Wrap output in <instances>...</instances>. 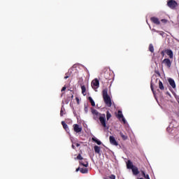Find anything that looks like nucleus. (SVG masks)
Returning a JSON list of instances; mask_svg holds the SVG:
<instances>
[{
    "instance_id": "nucleus-15",
    "label": "nucleus",
    "mask_w": 179,
    "mask_h": 179,
    "mask_svg": "<svg viewBox=\"0 0 179 179\" xmlns=\"http://www.w3.org/2000/svg\"><path fill=\"white\" fill-rule=\"evenodd\" d=\"M62 125L64 128V129H65V131L66 132L69 131V127H68V124H66V123H65L64 121L62 122Z\"/></svg>"
},
{
    "instance_id": "nucleus-19",
    "label": "nucleus",
    "mask_w": 179,
    "mask_h": 179,
    "mask_svg": "<svg viewBox=\"0 0 179 179\" xmlns=\"http://www.w3.org/2000/svg\"><path fill=\"white\" fill-rule=\"evenodd\" d=\"M104 78L106 79V80H111V76L108 74V72H105L104 73Z\"/></svg>"
},
{
    "instance_id": "nucleus-31",
    "label": "nucleus",
    "mask_w": 179,
    "mask_h": 179,
    "mask_svg": "<svg viewBox=\"0 0 179 179\" xmlns=\"http://www.w3.org/2000/svg\"><path fill=\"white\" fill-rule=\"evenodd\" d=\"M164 52H166V50H162V51L161 52V55H162V57H164Z\"/></svg>"
},
{
    "instance_id": "nucleus-26",
    "label": "nucleus",
    "mask_w": 179,
    "mask_h": 179,
    "mask_svg": "<svg viewBox=\"0 0 179 179\" xmlns=\"http://www.w3.org/2000/svg\"><path fill=\"white\" fill-rule=\"evenodd\" d=\"M150 87L152 93H155V90L153 89V81H151Z\"/></svg>"
},
{
    "instance_id": "nucleus-12",
    "label": "nucleus",
    "mask_w": 179,
    "mask_h": 179,
    "mask_svg": "<svg viewBox=\"0 0 179 179\" xmlns=\"http://www.w3.org/2000/svg\"><path fill=\"white\" fill-rule=\"evenodd\" d=\"M168 82H169V85L171 86V87H173V89H176V82L174 81V80L173 78H169L168 80Z\"/></svg>"
},
{
    "instance_id": "nucleus-41",
    "label": "nucleus",
    "mask_w": 179,
    "mask_h": 179,
    "mask_svg": "<svg viewBox=\"0 0 179 179\" xmlns=\"http://www.w3.org/2000/svg\"><path fill=\"white\" fill-rule=\"evenodd\" d=\"M68 78H69V76H66L64 77V79H68Z\"/></svg>"
},
{
    "instance_id": "nucleus-27",
    "label": "nucleus",
    "mask_w": 179,
    "mask_h": 179,
    "mask_svg": "<svg viewBox=\"0 0 179 179\" xmlns=\"http://www.w3.org/2000/svg\"><path fill=\"white\" fill-rule=\"evenodd\" d=\"M64 108H62L60 110V117H64Z\"/></svg>"
},
{
    "instance_id": "nucleus-30",
    "label": "nucleus",
    "mask_w": 179,
    "mask_h": 179,
    "mask_svg": "<svg viewBox=\"0 0 179 179\" xmlns=\"http://www.w3.org/2000/svg\"><path fill=\"white\" fill-rule=\"evenodd\" d=\"M161 22H162V23H167V20H166V19H162V20H161Z\"/></svg>"
},
{
    "instance_id": "nucleus-43",
    "label": "nucleus",
    "mask_w": 179,
    "mask_h": 179,
    "mask_svg": "<svg viewBox=\"0 0 179 179\" xmlns=\"http://www.w3.org/2000/svg\"><path fill=\"white\" fill-rule=\"evenodd\" d=\"M72 99L73 98V95L71 96Z\"/></svg>"
},
{
    "instance_id": "nucleus-6",
    "label": "nucleus",
    "mask_w": 179,
    "mask_h": 179,
    "mask_svg": "<svg viewBox=\"0 0 179 179\" xmlns=\"http://www.w3.org/2000/svg\"><path fill=\"white\" fill-rule=\"evenodd\" d=\"M109 141L111 145H113L114 146H118V142H117V140H115V138L113 136H109Z\"/></svg>"
},
{
    "instance_id": "nucleus-8",
    "label": "nucleus",
    "mask_w": 179,
    "mask_h": 179,
    "mask_svg": "<svg viewBox=\"0 0 179 179\" xmlns=\"http://www.w3.org/2000/svg\"><path fill=\"white\" fill-rule=\"evenodd\" d=\"M73 130L76 134H79V132H82V128L78 124H75L73 125Z\"/></svg>"
},
{
    "instance_id": "nucleus-17",
    "label": "nucleus",
    "mask_w": 179,
    "mask_h": 179,
    "mask_svg": "<svg viewBox=\"0 0 179 179\" xmlns=\"http://www.w3.org/2000/svg\"><path fill=\"white\" fill-rule=\"evenodd\" d=\"M94 152L95 153H97L98 155H100V152H101V149H100V147L98 146V145H95L94 147Z\"/></svg>"
},
{
    "instance_id": "nucleus-14",
    "label": "nucleus",
    "mask_w": 179,
    "mask_h": 179,
    "mask_svg": "<svg viewBox=\"0 0 179 179\" xmlns=\"http://www.w3.org/2000/svg\"><path fill=\"white\" fill-rule=\"evenodd\" d=\"M131 171L134 174V176H138L139 174V170L138 169V167L134 166L132 169Z\"/></svg>"
},
{
    "instance_id": "nucleus-11",
    "label": "nucleus",
    "mask_w": 179,
    "mask_h": 179,
    "mask_svg": "<svg viewBox=\"0 0 179 179\" xmlns=\"http://www.w3.org/2000/svg\"><path fill=\"white\" fill-rule=\"evenodd\" d=\"M150 20L152 23L155 24H160V20H159V18L156 17H152L150 18Z\"/></svg>"
},
{
    "instance_id": "nucleus-45",
    "label": "nucleus",
    "mask_w": 179,
    "mask_h": 179,
    "mask_svg": "<svg viewBox=\"0 0 179 179\" xmlns=\"http://www.w3.org/2000/svg\"><path fill=\"white\" fill-rule=\"evenodd\" d=\"M148 179H150V178H148Z\"/></svg>"
},
{
    "instance_id": "nucleus-40",
    "label": "nucleus",
    "mask_w": 179,
    "mask_h": 179,
    "mask_svg": "<svg viewBox=\"0 0 179 179\" xmlns=\"http://www.w3.org/2000/svg\"><path fill=\"white\" fill-rule=\"evenodd\" d=\"M71 147L73 148V149H76V148H75L74 145H72Z\"/></svg>"
},
{
    "instance_id": "nucleus-37",
    "label": "nucleus",
    "mask_w": 179,
    "mask_h": 179,
    "mask_svg": "<svg viewBox=\"0 0 179 179\" xmlns=\"http://www.w3.org/2000/svg\"><path fill=\"white\" fill-rule=\"evenodd\" d=\"M76 146H77V148H79V146H80V144H79V143H77L76 144Z\"/></svg>"
},
{
    "instance_id": "nucleus-35",
    "label": "nucleus",
    "mask_w": 179,
    "mask_h": 179,
    "mask_svg": "<svg viewBox=\"0 0 179 179\" xmlns=\"http://www.w3.org/2000/svg\"><path fill=\"white\" fill-rule=\"evenodd\" d=\"M144 178L148 179V178H150L149 177V175H145L144 176Z\"/></svg>"
},
{
    "instance_id": "nucleus-24",
    "label": "nucleus",
    "mask_w": 179,
    "mask_h": 179,
    "mask_svg": "<svg viewBox=\"0 0 179 179\" xmlns=\"http://www.w3.org/2000/svg\"><path fill=\"white\" fill-rule=\"evenodd\" d=\"M149 51H150V52H154L155 48L153 47L152 44H150V45H149Z\"/></svg>"
},
{
    "instance_id": "nucleus-23",
    "label": "nucleus",
    "mask_w": 179,
    "mask_h": 179,
    "mask_svg": "<svg viewBox=\"0 0 179 179\" xmlns=\"http://www.w3.org/2000/svg\"><path fill=\"white\" fill-rule=\"evenodd\" d=\"M111 113H110V111H106V120L107 121H108V120H110V118H111Z\"/></svg>"
},
{
    "instance_id": "nucleus-10",
    "label": "nucleus",
    "mask_w": 179,
    "mask_h": 179,
    "mask_svg": "<svg viewBox=\"0 0 179 179\" xmlns=\"http://www.w3.org/2000/svg\"><path fill=\"white\" fill-rule=\"evenodd\" d=\"M79 164L80 166H83V167H89V162H87L86 159L79 161Z\"/></svg>"
},
{
    "instance_id": "nucleus-44",
    "label": "nucleus",
    "mask_w": 179,
    "mask_h": 179,
    "mask_svg": "<svg viewBox=\"0 0 179 179\" xmlns=\"http://www.w3.org/2000/svg\"><path fill=\"white\" fill-rule=\"evenodd\" d=\"M156 82H157V79L156 80Z\"/></svg>"
},
{
    "instance_id": "nucleus-21",
    "label": "nucleus",
    "mask_w": 179,
    "mask_h": 179,
    "mask_svg": "<svg viewBox=\"0 0 179 179\" xmlns=\"http://www.w3.org/2000/svg\"><path fill=\"white\" fill-rule=\"evenodd\" d=\"M88 100L91 103V106H92V107H94L96 106V103H94V101L93 100V98H92V96H89Z\"/></svg>"
},
{
    "instance_id": "nucleus-32",
    "label": "nucleus",
    "mask_w": 179,
    "mask_h": 179,
    "mask_svg": "<svg viewBox=\"0 0 179 179\" xmlns=\"http://www.w3.org/2000/svg\"><path fill=\"white\" fill-rule=\"evenodd\" d=\"M141 173H142L143 177H145L146 176V173H145V171H141Z\"/></svg>"
},
{
    "instance_id": "nucleus-22",
    "label": "nucleus",
    "mask_w": 179,
    "mask_h": 179,
    "mask_svg": "<svg viewBox=\"0 0 179 179\" xmlns=\"http://www.w3.org/2000/svg\"><path fill=\"white\" fill-rule=\"evenodd\" d=\"M82 94L86 96V87L85 85L81 86Z\"/></svg>"
},
{
    "instance_id": "nucleus-39",
    "label": "nucleus",
    "mask_w": 179,
    "mask_h": 179,
    "mask_svg": "<svg viewBox=\"0 0 179 179\" xmlns=\"http://www.w3.org/2000/svg\"><path fill=\"white\" fill-rule=\"evenodd\" d=\"M85 110L87 111V106H85Z\"/></svg>"
},
{
    "instance_id": "nucleus-36",
    "label": "nucleus",
    "mask_w": 179,
    "mask_h": 179,
    "mask_svg": "<svg viewBox=\"0 0 179 179\" xmlns=\"http://www.w3.org/2000/svg\"><path fill=\"white\" fill-rule=\"evenodd\" d=\"M76 100L77 103L79 104V98L78 97H76Z\"/></svg>"
},
{
    "instance_id": "nucleus-7",
    "label": "nucleus",
    "mask_w": 179,
    "mask_h": 179,
    "mask_svg": "<svg viewBox=\"0 0 179 179\" xmlns=\"http://www.w3.org/2000/svg\"><path fill=\"white\" fill-rule=\"evenodd\" d=\"M165 53L166 55L169 56L170 59H173L174 58V54L173 53V50L170 49L165 50Z\"/></svg>"
},
{
    "instance_id": "nucleus-38",
    "label": "nucleus",
    "mask_w": 179,
    "mask_h": 179,
    "mask_svg": "<svg viewBox=\"0 0 179 179\" xmlns=\"http://www.w3.org/2000/svg\"><path fill=\"white\" fill-rule=\"evenodd\" d=\"M79 170L80 171V167H78L76 169V171H79Z\"/></svg>"
},
{
    "instance_id": "nucleus-16",
    "label": "nucleus",
    "mask_w": 179,
    "mask_h": 179,
    "mask_svg": "<svg viewBox=\"0 0 179 179\" xmlns=\"http://www.w3.org/2000/svg\"><path fill=\"white\" fill-rule=\"evenodd\" d=\"M119 134L120 135V136L123 141H127V139H128V136L124 134V133H122V131H120Z\"/></svg>"
},
{
    "instance_id": "nucleus-5",
    "label": "nucleus",
    "mask_w": 179,
    "mask_h": 179,
    "mask_svg": "<svg viewBox=\"0 0 179 179\" xmlns=\"http://www.w3.org/2000/svg\"><path fill=\"white\" fill-rule=\"evenodd\" d=\"M162 64H164L165 66H166V68H168L169 69H170V68H171V64L172 62L171 60H170V59L169 58H166L162 61Z\"/></svg>"
},
{
    "instance_id": "nucleus-34",
    "label": "nucleus",
    "mask_w": 179,
    "mask_h": 179,
    "mask_svg": "<svg viewBox=\"0 0 179 179\" xmlns=\"http://www.w3.org/2000/svg\"><path fill=\"white\" fill-rule=\"evenodd\" d=\"M92 141H93L94 142H96V141H97V140H98V139H97V138H92Z\"/></svg>"
},
{
    "instance_id": "nucleus-28",
    "label": "nucleus",
    "mask_w": 179,
    "mask_h": 179,
    "mask_svg": "<svg viewBox=\"0 0 179 179\" xmlns=\"http://www.w3.org/2000/svg\"><path fill=\"white\" fill-rule=\"evenodd\" d=\"M108 178H110V179H115L116 177H115V175L111 174L110 176H108Z\"/></svg>"
},
{
    "instance_id": "nucleus-20",
    "label": "nucleus",
    "mask_w": 179,
    "mask_h": 179,
    "mask_svg": "<svg viewBox=\"0 0 179 179\" xmlns=\"http://www.w3.org/2000/svg\"><path fill=\"white\" fill-rule=\"evenodd\" d=\"M159 89H160V90H164V85H163V83L159 80Z\"/></svg>"
},
{
    "instance_id": "nucleus-2",
    "label": "nucleus",
    "mask_w": 179,
    "mask_h": 179,
    "mask_svg": "<svg viewBox=\"0 0 179 179\" xmlns=\"http://www.w3.org/2000/svg\"><path fill=\"white\" fill-rule=\"evenodd\" d=\"M102 96H103V101L105 104L107 106V107H111V106H113V103L111 102V98L108 94V89L107 88L104 89L102 91Z\"/></svg>"
},
{
    "instance_id": "nucleus-3",
    "label": "nucleus",
    "mask_w": 179,
    "mask_h": 179,
    "mask_svg": "<svg viewBox=\"0 0 179 179\" xmlns=\"http://www.w3.org/2000/svg\"><path fill=\"white\" fill-rule=\"evenodd\" d=\"M178 6V3L175 0H169L167 2V6H169V8L171 9H176Z\"/></svg>"
},
{
    "instance_id": "nucleus-33",
    "label": "nucleus",
    "mask_w": 179,
    "mask_h": 179,
    "mask_svg": "<svg viewBox=\"0 0 179 179\" xmlns=\"http://www.w3.org/2000/svg\"><path fill=\"white\" fill-rule=\"evenodd\" d=\"M65 90H66V87H63L62 89V92H65Z\"/></svg>"
},
{
    "instance_id": "nucleus-9",
    "label": "nucleus",
    "mask_w": 179,
    "mask_h": 179,
    "mask_svg": "<svg viewBox=\"0 0 179 179\" xmlns=\"http://www.w3.org/2000/svg\"><path fill=\"white\" fill-rule=\"evenodd\" d=\"M117 117V118H119V120H121V118H122L124 124H125L127 122V121L125 120V117H124V115H122V111L118 110Z\"/></svg>"
},
{
    "instance_id": "nucleus-42",
    "label": "nucleus",
    "mask_w": 179,
    "mask_h": 179,
    "mask_svg": "<svg viewBox=\"0 0 179 179\" xmlns=\"http://www.w3.org/2000/svg\"><path fill=\"white\" fill-rule=\"evenodd\" d=\"M87 73H88V75H89V71H87Z\"/></svg>"
},
{
    "instance_id": "nucleus-18",
    "label": "nucleus",
    "mask_w": 179,
    "mask_h": 179,
    "mask_svg": "<svg viewBox=\"0 0 179 179\" xmlns=\"http://www.w3.org/2000/svg\"><path fill=\"white\" fill-rule=\"evenodd\" d=\"M80 173H82V174H87V173H89V169H87V168H81L80 169Z\"/></svg>"
},
{
    "instance_id": "nucleus-1",
    "label": "nucleus",
    "mask_w": 179,
    "mask_h": 179,
    "mask_svg": "<svg viewBox=\"0 0 179 179\" xmlns=\"http://www.w3.org/2000/svg\"><path fill=\"white\" fill-rule=\"evenodd\" d=\"M92 113L94 115H96V117L99 116V120L101 123V125L103 128H107V124L106 123V114L99 113V111H97V110L96 109L92 110Z\"/></svg>"
},
{
    "instance_id": "nucleus-25",
    "label": "nucleus",
    "mask_w": 179,
    "mask_h": 179,
    "mask_svg": "<svg viewBox=\"0 0 179 179\" xmlns=\"http://www.w3.org/2000/svg\"><path fill=\"white\" fill-rule=\"evenodd\" d=\"M77 159L78 160H85V159H83L82 157V155H80V154H78V155L77 156Z\"/></svg>"
},
{
    "instance_id": "nucleus-29",
    "label": "nucleus",
    "mask_w": 179,
    "mask_h": 179,
    "mask_svg": "<svg viewBox=\"0 0 179 179\" xmlns=\"http://www.w3.org/2000/svg\"><path fill=\"white\" fill-rule=\"evenodd\" d=\"M96 143L97 145H101V141H100V140L98 139V140H96Z\"/></svg>"
},
{
    "instance_id": "nucleus-4",
    "label": "nucleus",
    "mask_w": 179,
    "mask_h": 179,
    "mask_svg": "<svg viewBox=\"0 0 179 179\" xmlns=\"http://www.w3.org/2000/svg\"><path fill=\"white\" fill-rule=\"evenodd\" d=\"M91 86L94 90H96V89H99L100 86V82L97 78H95L92 81Z\"/></svg>"
},
{
    "instance_id": "nucleus-13",
    "label": "nucleus",
    "mask_w": 179,
    "mask_h": 179,
    "mask_svg": "<svg viewBox=\"0 0 179 179\" xmlns=\"http://www.w3.org/2000/svg\"><path fill=\"white\" fill-rule=\"evenodd\" d=\"M134 166H134V164L132 163V162H131V160L127 161V169L132 170Z\"/></svg>"
}]
</instances>
